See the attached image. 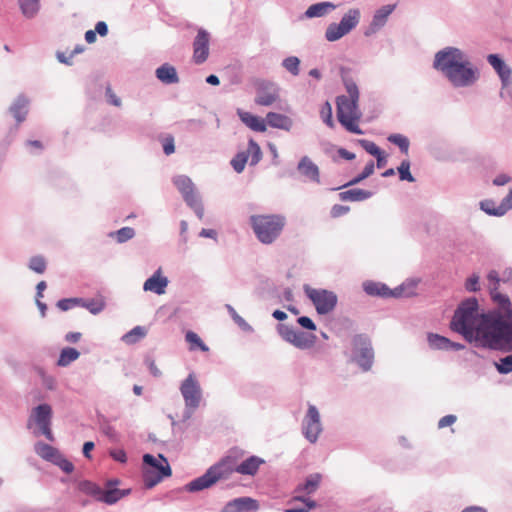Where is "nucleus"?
<instances>
[{"mask_svg":"<svg viewBox=\"0 0 512 512\" xmlns=\"http://www.w3.org/2000/svg\"><path fill=\"white\" fill-rule=\"evenodd\" d=\"M488 288L497 308L486 313L478 312L476 298L463 301L455 311L451 329L462 334L469 342L479 346L512 351V304L508 296L498 292L500 278L494 270L487 275Z\"/></svg>","mask_w":512,"mask_h":512,"instance_id":"nucleus-1","label":"nucleus"},{"mask_svg":"<svg viewBox=\"0 0 512 512\" xmlns=\"http://www.w3.org/2000/svg\"><path fill=\"white\" fill-rule=\"evenodd\" d=\"M264 460L257 456H250L242 463H238L237 457L228 455L218 463L211 466L204 475L194 479L186 485L190 492L201 491L214 485L221 479H227L233 472L242 475H255Z\"/></svg>","mask_w":512,"mask_h":512,"instance_id":"nucleus-2","label":"nucleus"},{"mask_svg":"<svg viewBox=\"0 0 512 512\" xmlns=\"http://www.w3.org/2000/svg\"><path fill=\"white\" fill-rule=\"evenodd\" d=\"M434 67L456 87L469 86L477 79L476 70L457 48L448 47L439 51L435 55Z\"/></svg>","mask_w":512,"mask_h":512,"instance_id":"nucleus-3","label":"nucleus"},{"mask_svg":"<svg viewBox=\"0 0 512 512\" xmlns=\"http://www.w3.org/2000/svg\"><path fill=\"white\" fill-rule=\"evenodd\" d=\"M344 86L348 95H340L336 98L337 119L349 132L361 135L363 131L359 127L362 113L359 109V90L352 79L344 78Z\"/></svg>","mask_w":512,"mask_h":512,"instance_id":"nucleus-4","label":"nucleus"},{"mask_svg":"<svg viewBox=\"0 0 512 512\" xmlns=\"http://www.w3.org/2000/svg\"><path fill=\"white\" fill-rule=\"evenodd\" d=\"M250 224L261 243L271 244L280 236L286 219L279 214L253 215L250 217Z\"/></svg>","mask_w":512,"mask_h":512,"instance_id":"nucleus-5","label":"nucleus"},{"mask_svg":"<svg viewBox=\"0 0 512 512\" xmlns=\"http://www.w3.org/2000/svg\"><path fill=\"white\" fill-rule=\"evenodd\" d=\"M143 482L146 488H152L165 477L171 475V468L166 458L161 454L157 457L151 454L143 456Z\"/></svg>","mask_w":512,"mask_h":512,"instance_id":"nucleus-6","label":"nucleus"},{"mask_svg":"<svg viewBox=\"0 0 512 512\" xmlns=\"http://www.w3.org/2000/svg\"><path fill=\"white\" fill-rule=\"evenodd\" d=\"M352 362L357 363L363 371L371 369L374 352L370 340L364 335H356L352 338Z\"/></svg>","mask_w":512,"mask_h":512,"instance_id":"nucleus-7","label":"nucleus"},{"mask_svg":"<svg viewBox=\"0 0 512 512\" xmlns=\"http://www.w3.org/2000/svg\"><path fill=\"white\" fill-rule=\"evenodd\" d=\"M305 293L314 304L319 314H328L337 304V295L329 290L305 287Z\"/></svg>","mask_w":512,"mask_h":512,"instance_id":"nucleus-8","label":"nucleus"},{"mask_svg":"<svg viewBox=\"0 0 512 512\" xmlns=\"http://www.w3.org/2000/svg\"><path fill=\"white\" fill-rule=\"evenodd\" d=\"M175 186L184 197L187 204L195 209L199 217L203 215V208L199 202L198 195L195 192L194 184L187 176H177L173 180Z\"/></svg>","mask_w":512,"mask_h":512,"instance_id":"nucleus-9","label":"nucleus"},{"mask_svg":"<svg viewBox=\"0 0 512 512\" xmlns=\"http://www.w3.org/2000/svg\"><path fill=\"white\" fill-rule=\"evenodd\" d=\"M52 418V409L48 404H41L35 407L30 415L29 421H33L39 426L41 432L45 437L53 441V435L50 428Z\"/></svg>","mask_w":512,"mask_h":512,"instance_id":"nucleus-10","label":"nucleus"},{"mask_svg":"<svg viewBox=\"0 0 512 512\" xmlns=\"http://www.w3.org/2000/svg\"><path fill=\"white\" fill-rule=\"evenodd\" d=\"M181 394L188 407L196 408L201 400V389L194 374L189 376L182 382L180 387Z\"/></svg>","mask_w":512,"mask_h":512,"instance_id":"nucleus-11","label":"nucleus"},{"mask_svg":"<svg viewBox=\"0 0 512 512\" xmlns=\"http://www.w3.org/2000/svg\"><path fill=\"white\" fill-rule=\"evenodd\" d=\"M321 431L319 412L315 406L310 405L303 421V433L311 443H314Z\"/></svg>","mask_w":512,"mask_h":512,"instance_id":"nucleus-12","label":"nucleus"},{"mask_svg":"<svg viewBox=\"0 0 512 512\" xmlns=\"http://www.w3.org/2000/svg\"><path fill=\"white\" fill-rule=\"evenodd\" d=\"M279 333L286 341L292 343L294 346L306 349L314 344L315 336H308L307 334L296 331L287 325H279Z\"/></svg>","mask_w":512,"mask_h":512,"instance_id":"nucleus-13","label":"nucleus"},{"mask_svg":"<svg viewBox=\"0 0 512 512\" xmlns=\"http://www.w3.org/2000/svg\"><path fill=\"white\" fill-rule=\"evenodd\" d=\"M279 100V89L271 82H259L256 86L255 103L260 106H271Z\"/></svg>","mask_w":512,"mask_h":512,"instance_id":"nucleus-14","label":"nucleus"},{"mask_svg":"<svg viewBox=\"0 0 512 512\" xmlns=\"http://www.w3.org/2000/svg\"><path fill=\"white\" fill-rule=\"evenodd\" d=\"M364 291L371 296H380L384 298L388 297H403L410 296L411 293H406L403 286L397 287L394 290H391L388 286L383 283L374 282V281H366L363 284Z\"/></svg>","mask_w":512,"mask_h":512,"instance_id":"nucleus-15","label":"nucleus"},{"mask_svg":"<svg viewBox=\"0 0 512 512\" xmlns=\"http://www.w3.org/2000/svg\"><path fill=\"white\" fill-rule=\"evenodd\" d=\"M210 35L204 29H199L193 42V61L196 64L204 63L209 56Z\"/></svg>","mask_w":512,"mask_h":512,"instance_id":"nucleus-16","label":"nucleus"},{"mask_svg":"<svg viewBox=\"0 0 512 512\" xmlns=\"http://www.w3.org/2000/svg\"><path fill=\"white\" fill-rule=\"evenodd\" d=\"M395 8V4H389L376 10L370 25L365 31V35L370 36L379 31L386 24L389 15L395 10Z\"/></svg>","mask_w":512,"mask_h":512,"instance_id":"nucleus-17","label":"nucleus"},{"mask_svg":"<svg viewBox=\"0 0 512 512\" xmlns=\"http://www.w3.org/2000/svg\"><path fill=\"white\" fill-rule=\"evenodd\" d=\"M298 172L309 181L320 184V170L319 167L308 157L303 156L298 165Z\"/></svg>","mask_w":512,"mask_h":512,"instance_id":"nucleus-18","label":"nucleus"},{"mask_svg":"<svg viewBox=\"0 0 512 512\" xmlns=\"http://www.w3.org/2000/svg\"><path fill=\"white\" fill-rule=\"evenodd\" d=\"M481 209L489 215H504L508 210L512 209V189H510L509 193L502 200L500 205L496 206L493 201L485 200L481 202Z\"/></svg>","mask_w":512,"mask_h":512,"instance_id":"nucleus-19","label":"nucleus"},{"mask_svg":"<svg viewBox=\"0 0 512 512\" xmlns=\"http://www.w3.org/2000/svg\"><path fill=\"white\" fill-rule=\"evenodd\" d=\"M259 508L258 501L250 497H240L228 502L224 508L225 512H248L256 511Z\"/></svg>","mask_w":512,"mask_h":512,"instance_id":"nucleus-20","label":"nucleus"},{"mask_svg":"<svg viewBox=\"0 0 512 512\" xmlns=\"http://www.w3.org/2000/svg\"><path fill=\"white\" fill-rule=\"evenodd\" d=\"M427 341L430 348L434 350H461L463 345L452 342L448 338L435 333H428Z\"/></svg>","mask_w":512,"mask_h":512,"instance_id":"nucleus-21","label":"nucleus"},{"mask_svg":"<svg viewBox=\"0 0 512 512\" xmlns=\"http://www.w3.org/2000/svg\"><path fill=\"white\" fill-rule=\"evenodd\" d=\"M237 115L239 116L240 120L251 130L255 132H265L267 130L265 119L241 109H238Z\"/></svg>","mask_w":512,"mask_h":512,"instance_id":"nucleus-22","label":"nucleus"},{"mask_svg":"<svg viewBox=\"0 0 512 512\" xmlns=\"http://www.w3.org/2000/svg\"><path fill=\"white\" fill-rule=\"evenodd\" d=\"M167 285L168 279L162 275L161 269L159 268L150 278L145 281L144 290L161 295L165 292Z\"/></svg>","mask_w":512,"mask_h":512,"instance_id":"nucleus-23","label":"nucleus"},{"mask_svg":"<svg viewBox=\"0 0 512 512\" xmlns=\"http://www.w3.org/2000/svg\"><path fill=\"white\" fill-rule=\"evenodd\" d=\"M266 124L272 128L289 131L293 126V121L286 115L269 112L265 118Z\"/></svg>","mask_w":512,"mask_h":512,"instance_id":"nucleus-24","label":"nucleus"},{"mask_svg":"<svg viewBox=\"0 0 512 512\" xmlns=\"http://www.w3.org/2000/svg\"><path fill=\"white\" fill-rule=\"evenodd\" d=\"M156 77L164 84H175L179 82L176 69L168 63L156 69Z\"/></svg>","mask_w":512,"mask_h":512,"instance_id":"nucleus-25","label":"nucleus"},{"mask_svg":"<svg viewBox=\"0 0 512 512\" xmlns=\"http://www.w3.org/2000/svg\"><path fill=\"white\" fill-rule=\"evenodd\" d=\"M118 483V480L108 482L107 489L102 492L100 499L108 504H113L121 499L124 496V492L112 487L113 485H118Z\"/></svg>","mask_w":512,"mask_h":512,"instance_id":"nucleus-26","label":"nucleus"},{"mask_svg":"<svg viewBox=\"0 0 512 512\" xmlns=\"http://www.w3.org/2000/svg\"><path fill=\"white\" fill-rule=\"evenodd\" d=\"M488 62L497 71L498 75L503 82H506L511 77V70L505 65V63L496 54H490L488 56Z\"/></svg>","mask_w":512,"mask_h":512,"instance_id":"nucleus-27","label":"nucleus"},{"mask_svg":"<svg viewBox=\"0 0 512 512\" xmlns=\"http://www.w3.org/2000/svg\"><path fill=\"white\" fill-rule=\"evenodd\" d=\"M321 475L320 474H312L307 477L303 484L297 486L295 492L296 493H305L307 495L314 493L320 484Z\"/></svg>","mask_w":512,"mask_h":512,"instance_id":"nucleus-28","label":"nucleus"},{"mask_svg":"<svg viewBox=\"0 0 512 512\" xmlns=\"http://www.w3.org/2000/svg\"><path fill=\"white\" fill-rule=\"evenodd\" d=\"M373 195L371 191L363 190L360 188L350 189L339 194L342 201H363Z\"/></svg>","mask_w":512,"mask_h":512,"instance_id":"nucleus-29","label":"nucleus"},{"mask_svg":"<svg viewBox=\"0 0 512 512\" xmlns=\"http://www.w3.org/2000/svg\"><path fill=\"white\" fill-rule=\"evenodd\" d=\"M296 502H301V506H292L285 510V512H309L311 509H314L317 504L314 500L310 498H303L301 495H297L293 497L290 501V504H294Z\"/></svg>","mask_w":512,"mask_h":512,"instance_id":"nucleus-30","label":"nucleus"},{"mask_svg":"<svg viewBox=\"0 0 512 512\" xmlns=\"http://www.w3.org/2000/svg\"><path fill=\"white\" fill-rule=\"evenodd\" d=\"M359 20H360L359 9H350L342 17L340 24L349 33L353 28H355L357 26V24L359 23Z\"/></svg>","mask_w":512,"mask_h":512,"instance_id":"nucleus-31","label":"nucleus"},{"mask_svg":"<svg viewBox=\"0 0 512 512\" xmlns=\"http://www.w3.org/2000/svg\"><path fill=\"white\" fill-rule=\"evenodd\" d=\"M79 356H80V353L75 348L66 347L61 350L57 364H58V366H61V367L68 366L70 363L77 360L79 358Z\"/></svg>","mask_w":512,"mask_h":512,"instance_id":"nucleus-32","label":"nucleus"},{"mask_svg":"<svg viewBox=\"0 0 512 512\" xmlns=\"http://www.w3.org/2000/svg\"><path fill=\"white\" fill-rule=\"evenodd\" d=\"M80 306L86 308L92 314H98L104 309L105 302H104L103 297H101V296H98V297L92 298V299H82L81 298Z\"/></svg>","mask_w":512,"mask_h":512,"instance_id":"nucleus-33","label":"nucleus"},{"mask_svg":"<svg viewBox=\"0 0 512 512\" xmlns=\"http://www.w3.org/2000/svg\"><path fill=\"white\" fill-rule=\"evenodd\" d=\"M334 5L328 2L317 3L311 5L305 12V15L309 18L324 16L330 9H333Z\"/></svg>","mask_w":512,"mask_h":512,"instance_id":"nucleus-34","label":"nucleus"},{"mask_svg":"<svg viewBox=\"0 0 512 512\" xmlns=\"http://www.w3.org/2000/svg\"><path fill=\"white\" fill-rule=\"evenodd\" d=\"M36 452L40 457L51 462L60 454L57 449L45 443L37 444Z\"/></svg>","mask_w":512,"mask_h":512,"instance_id":"nucleus-35","label":"nucleus"},{"mask_svg":"<svg viewBox=\"0 0 512 512\" xmlns=\"http://www.w3.org/2000/svg\"><path fill=\"white\" fill-rule=\"evenodd\" d=\"M185 339H186L187 343L189 344L190 350L199 349L203 352H206L209 350L207 345L201 340V338L198 336V334L193 331H188L185 335Z\"/></svg>","mask_w":512,"mask_h":512,"instance_id":"nucleus-36","label":"nucleus"},{"mask_svg":"<svg viewBox=\"0 0 512 512\" xmlns=\"http://www.w3.org/2000/svg\"><path fill=\"white\" fill-rule=\"evenodd\" d=\"M22 13L28 17H34L39 11V0H19Z\"/></svg>","mask_w":512,"mask_h":512,"instance_id":"nucleus-37","label":"nucleus"},{"mask_svg":"<svg viewBox=\"0 0 512 512\" xmlns=\"http://www.w3.org/2000/svg\"><path fill=\"white\" fill-rule=\"evenodd\" d=\"M346 34H348V32L340 23H333L328 26L325 36L328 41H336Z\"/></svg>","mask_w":512,"mask_h":512,"instance_id":"nucleus-38","label":"nucleus"},{"mask_svg":"<svg viewBox=\"0 0 512 512\" xmlns=\"http://www.w3.org/2000/svg\"><path fill=\"white\" fill-rule=\"evenodd\" d=\"M11 113L18 122H22L27 114V105L24 100H18L12 107Z\"/></svg>","mask_w":512,"mask_h":512,"instance_id":"nucleus-39","label":"nucleus"},{"mask_svg":"<svg viewBox=\"0 0 512 512\" xmlns=\"http://www.w3.org/2000/svg\"><path fill=\"white\" fill-rule=\"evenodd\" d=\"M320 116L323 120V122L330 128H334L335 123L333 121V114H332V106L331 104L326 101L321 109H320Z\"/></svg>","mask_w":512,"mask_h":512,"instance_id":"nucleus-40","label":"nucleus"},{"mask_svg":"<svg viewBox=\"0 0 512 512\" xmlns=\"http://www.w3.org/2000/svg\"><path fill=\"white\" fill-rule=\"evenodd\" d=\"M246 153L248 156H251V165H256L262 158L260 146L254 140L249 141L248 150Z\"/></svg>","mask_w":512,"mask_h":512,"instance_id":"nucleus-41","label":"nucleus"},{"mask_svg":"<svg viewBox=\"0 0 512 512\" xmlns=\"http://www.w3.org/2000/svg\"><path fill=\"white\" fill-rule=\"evenodd\" d=\"M388 141L397 145L400 150L407 154L409 149V140L402 134H392L388 137Z\"/></svg>","mask_w":512,"mask_h":512,"instance_id":"nucleus-42","label":"nucleus"},{"mask_svg":"<svg viewBox=\"0 0 512 512\" xmlns=\"http://www.w3.org/2000/svg\"><path fill=\"white\" fill-rule=\"evenodd\" d=\"M282 66L289 71L292 75L297 76L299 74L300 60L298 57L290 56L283 60Z\"/></svg>","mask_w":512,"mask_h":512,"instance_id":"nucleus-43","label":"nucleus"},{"mask_svg":"<svg viewBox=\"0 0 512 512\" xmlns=\"http://www.w3.org/2000/svg\"><path fill=\"white\" fill-rule=\"evenodd\" d=\"M248 161V154L246 152H240L231 160V165L237 173H241Z\"/></svg>","mask_w":512,"mask_h":512,"instance_id":"nucleus-44","label":"nucleus"},{"mask_svg":"<svg viewBox=\"0 0 512 512\" xmlns=\"http://www.w3.org/2000/svg\"><path fill=\"white\" fill-rule=\"evenodd\" d=\"M29 268L38 274H43L46 270V261L42 256H34L29 261Z\"/></svg>","mask_w":512,"mask_h":512,"instance_id":"nucleus-45","label":"nucleus"},{"mask_svg":"<svg viewBox=\"0 0 512 512\" xmlns=\"http://www.w3.org/2000/svg\"><path fill=\"white\" fill-rule=\"evenodd\" d=\"M496 369L501 374H508L512 372V354L501 358L499 362L495 363Z\"/></svg>","mask_w":512,"mask_h":512,"instance_id":"nucleus-46","label":"nucleus"},{"mask_svg":"<svg viewBox=\"0 0 512 512\" xmlns=\"http://www.w3.org/2000/svg\"><path fill=\"white\" fill-rule=\"evenodd\" d=\"M398 172L401 180H406L409 182H414V177L410 173V163L409 161H403L398 167Z\"/></svg>","mask_w":512,"mask_h":512,"instance_id":"nucleus-47","label":"nucleus"},{"mask_svg":"<svg viewBox=\"0 0 512 512\" xmlns=\"http://www.w3.org/2000/svg\"><path fill=\"white\" fill-rule=\"evenodd\" d=\"M81 298H66L57 302V307L62 311H67L74 306L80 305Z\"/></svg>","mask_w":512,"mask_h":512,"instance_id":"nucleus-48","label":"nucleus"},{"mask_svg":"<svg viewBox=\"0 0 512 512\" xmlns=\"http://www.w3.org/2000/svg\"><path fill=\"white\" fill-rule=\"evenodd\" d=\"M56 465H58L65 473H71L74 470V465L66 458H64L61 454H59L55 460L53 461Z\"/></svg>","mask_w":512,"mask_h":512,"instance_id":"nucleus-49","label":"nucleus"},{"mask_svg":"<svg viewBox=\"0 0 512 512\" xmlns=\"http://www.w3.org/2000/svg\"><path fill=\"white\" fill-rule=\"evenodd\" d=\"M163 151L166 155H171L175 151L174 137L167 135L161 139Z\"/></svg>","mask_w":512,"mask_h":512,"instance_id":"nucleus-50","label":"nucleus"},{"mask_svg":"<svg viewBox=\"0 0 512 512\" xmlns=\"http://www.w3.org/2000/svg\"><path fill=\"white\" fill-rule=\"evenodd\" d=\"M147 328L143 326H136L130 330V341L136 342L147 335Z\"/></svg>","mask_w":512,"mask_h":512,"instance_id":"nucleus-51","label":"nucleus"},{"mask_svg":"<svg viewBox=\"0 0 512 512\" xmlns=\"http://www.w3.org/2000/svg\"><path fill=\"white\" fill-rule=\"evenodd\" d=\"M360 144L369 154L379 156L381 150L374 142L369 140H360Z\"/></svg>","mask_w":512,"mask_h":512,"instance_id":"nucleus-52","label":"nucleus"},{"mask_svg":"<svg viewBox=\"0 0 512 512\" xmlns=\"http://www.w3.org/2000/svg\"><path fill=\"white\" fill-rule=\"evenodd\" d=\"M465 288L468 290V291H472V292H476L480 289V286H479V276L474 274L472 276H470L467 280H466V283H465Z\"/></svg>","mask_w":512,"mask_h":512,"instance_id":"nucleus-53","label":"nucleus"},{"mask_svg":"<svg viewBox=\"0 0 512 512\" xmlns=\"http://www.w3.org/2000/svg\"><path fill=\"white\" fill-rule=\"evenodd\" d=\"M350 211V208L348 206L335 204L330 211V215L332 218H338L345 214H347Z\"/></svg>","mask_w":512,"mask_h":512,"instance_id":"nucleus-54","label":"nucleus"},{"mask_svg":"<svg viewBox=\"0 0 512 512\" xmlns=\"http://www.w3.org/2000/svg\"><path fill=\"white\" fill-rule=\"evenodd\" d=\"M109 236L112 238L116 237L119 243L126 242L128 240V228L123 227L117 232H111Z\"/></svg>","mask_w":512,"mask_h":512,"instance_id":"nucleus-55","label":"nucleus"},{"mask_svg":"<svg viewBox=\"0 0 512 512\" xmlns=\"http://www.w3.org/2000/svg\"><path fill=\"white\" fill-rule=\"evenodd\" d=\"M457 418L455 415H446L442 417L438 422L439 428H445L447 426H451L456 422Z\"/></svg>","mask_w":512,"mask_h":512,"instance_id":"nucleus-56","label":"nucleus"},{"mask_svg":"<svg viewBox=\"0 0 512 512\" xmlns=\"http://www.w3.org/2000/svg\"><path fill=\"white\" fill-rule=\"evenodd\" d=\"M297 322L305 329L315 330L316 326L314 322L307 316H301L298 318Z\"/></svg>","mask_w":512,"mask_h":512,"instance_id":"nucleus-57","label":"nucleus"},{"mask_svg":"<svg viewBox=\"0 0 512 512\" xmlns=\"http://www.w3.org/2000/svg\"><path fill=\"white\" fill-rule=\"evenodd\" d=\"M106 95L108 98V102L114 106H120L121 101L120 99L115 95V93L112 91L110 87H107L106 89Z\"/></svg>","mask_w":512,"mask_h":512,"instance_id":"nucleus-58","label":"nucleus"},{"mask_svg":"<svg viewBox=\"0 0 512 512\" xmlns=\"http://www.w3.org/2000/svg\"><path fill=\"white\" fill-rule=\"evenodd\" d=\"M511 181V177L506 174H500L493 180V184L497 186H503Z\"/></svg>","mask_w":512,"mask_h":512,"instance_id":"nucleus-59","label":"nucleus"},{"mask_svg":"<svg viewBox=\"0 0 512 512\" xmlns=\"http://www.w3.org/2000/svg\"><path fill=\"white\" fill-rule=\"evenodd\" d=\"M110 455L116 461H120V462L126 461V453L124 450H111Z\"/></svg>","mask_w":512,"mask_h":512,"instance_id":"nucleus-60","label":"nucleus"},{"mask_svg":"<svg viewBox=\"0 0 512 512\" xmlns=\"http://www.w3.org/2000/svg\"><path fill=\"white\" fill-rule=\"evenodd\" d=\"M95 32L100 36H106L108 33V27L105 22L99 21L95 26Z\"/></svg>","mask_w":512,"mask_h":512,"instance_id":"nucleus-61","label":"nucleus"},{"mask_svg":"<svg viewBox=\"0 0 512 512\" xmlns=\"http://www.w3.org/2000/svg\"><path fill=\"white\" fill-rule=\"evenodd\" d=\"M227 309L235 322H237L239 325L245 324L244 319L237 314V312L232 306L227 305Z\"/></svg>","mask_w":512,"mask_h":512,"instance_id":"nucleus-62","label":"nucleus"},{"mask_svg":"<svg viewBox=\"0 0 512 512\" xmlns=\"http://www.w3.org/2000/svg\"><path fill=\"white\" fill-rule=\"evenodd\" d=\"M80 338H81V333H79V332H69L65 336L66 341L70 342V343H76L80 340Z\"/></svg>","mask_w":512,"mask_h":512,"instance_id":"nucleus-63","label":"nucleus"},{"mask_svg":"<svg viewBox=\"0 0 512 512\" xmlns=\"http://www.w3.org/2000/svg\"><path fill=\"white\" fill-rule=\"evenodd\" d=\"M374 172V163L373 161H370L369 163L366 164L364 170L362 171V178H367L369 177L370 175H372Z\"/></svg>","mask_w":512,"mask_h":512,"instance_id":"nucleus-64","label":"nucleus"}]
</instances>
